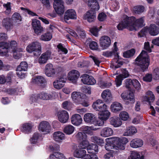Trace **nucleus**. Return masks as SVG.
Wrapping results in <instances>:
<instances>
[{
    "instance_id": "nucleus-1",
    "label": "nucleus",
    "mask_w": 159,
    "mask_h": 159,
    "mask_svg": "<svg viewBox=\"0 0 159 159\" xmlns=\"http://www.w3.org/2000/svg\"><path fill=\"white\" fill-rule=\"evenodd\" d=\"M23 51L22 48H18L17 43L15 41H11L9 43L5 42L0 43V54L1 56L5 55L9 52H12L14 58L19 59L21 56L20 52Z\"/></svg>"
},
{
    "instance_id": "nucleus-2",
    "label": "nucleus",
    "mask_w": 159,
    "mask_h": 159,
    "mask_svg": "<svg viewBox=\"0 0 159 159\" xmlns=\"http://www.w3.org/2000/svg\"><path fill=\"white\" fill-rule=\"evenodd\" d=\"M105 146L106 150L111 151V149L118 150H123L125 148V144L127 142L125 138H120L118 137H111L107 138Z\"/></svg>"
},
{
    "instance_id": "nucleus-3",
    "label": "nucleus",
    "mask_w": 159,
    "mask_h": 159,
    "mask_svg": "<svg viewBox=\"0 0 159 159\" xmlns=\"http://www.w3.org/2000/svg\"><path fill=\"white\" fill-rule=\"evenodd\" d=\"M135 63L140 66L143 71L147 69L149 64V59L147 53L145 51H143L136 58Z\"/></svg>"
},
{
    "instance_id": "nucleus-4",
    "label": "nucleus",
    "mask_w": 159,
    "mask_h": 159,
    "mask_svg": "<svg viewBox=\"0 0 159 159\" xmlns=\"http://www.w3.org/2000/svg\"><path fill=\"white\" fill-rule=\"evenodd\" d=\"M117 42H115L114 44V48L112 51H107L103 52L102 55L107 57H111L114 55L115 57V58L116 59V62L118 64L117 65H115L116 68L119 67L122 64V62L120 60L119 56L117 52L118 49L116 47Z\"/></svg>"
},
{
    "instance_id": "nucleus-5",
    "label": "nucleus",
    "mask_w": 159,
    "mask_h": 159,
    "mask_svg": "<svg viewBox=\"0 0 159 159\" xmlns=\"http://www.w3.org/2000/svg\"><path fill=\"white\" fill-rule=\"evenodd\" d=\"M26 50L29 53H33L34 56H38L41 53V44L37 41L32 42L27 46Z\"/></svg>"
},
{
    "instance_id": "nucleus-6",
    "label": "nucleus",
    "mask_w": 159,
    "mask_h": 159,
    "mask_svg": "<svg viewBox=\"0 0 159 159\" xmlns=\"http://www.w3.org/2000/svg\"><path fill=\"white\" fill-rule=\"evenodd\" d=\"M134 90H125L121 94V97L125 104L129 105L135 102Z\"/></svg>"
},
{
    "instance_id": "nucleus-7",
    "label": "nucleus",
    "mask_w": 159,
    "mask_h": 159,
    "mask_svg": "<svg viewBox=\"0 0 159 159\" xmlns=\"http://www.w3.org/2000/svg\"><path fill=\"white\" fill-rule=\"evenodd\" d=\"M86 151L83 149H77L74 151V156L77 158H82V159H98L96 154H93L91 155L86 154Z\"/></svg>"
},
{
    "instance_id": "nucleus-8",
    "label": "nucleus",
    "mask_w": 159,
    "mask_h": 159,
    "mask_svg": "<svg viewBox=\"0 0 159 159\" xmlns=\"http://www.w3.org/2000/svg\"><path fill=\"white\" fill-rule=\"evenodd\" d=\"M134 17H129L127 16H125L123 20L120 22L117 26L118 29L119 30H122L124 29L127 28L131 30L130 22L134 20Z\"/></svg>"
},
{
    "instance_id": "nucleus-9",
    "label": "nucleus",
    "mask_w": 159,
    "mask_h": 159,
    "mask_svg": "<svg viewBox=\"0 0 159 159\" xmlns=\"http://www.w3.org/2000/svg\"><path fill=\"white\" fill-rule=\"evenodd\" d=\"M129 17H134V19L133 21H130V24L131 27V30H136L139 27H142L145 25L144 23V17H141L139 19H136L134 16Z\"/></svg>"
},
{
    "instance_id": "nucleus-10",
    "label": "nucleus",
    "mask_w": 159,
    "mask_h": 159,
    "mask_svg": "<svg viewBox=\"0 0 159 159\" xmlns=\"http://www.w3.org/2000/svg\"><path fill=\"white\" fill-rule=\"evenodd\" d=\"M64 2L63 0L54 1L53 7L58 14H63L65 11Z\"/></svg>"
},
{
    "instance_id": "nucleus-11",
    "label": "nucleus",
    "mask_w": 159,
    "mask_h": 159,
    "mask_svg": "<svg viewBox=\"0 0 159 159\" xmlns=\"http://www.w3.org/2000/svg\"><path fill=\"white\" fill-rule=\"evenodd\" d=\"M155 99L154 94L151 91L148 90L147 92L145 95L143 96L142 98V101L143 102L148 103L151 105Z\"/></svg>"
},
{
    "instance_id": "nucleus-12",
    "label": "nucleus",
    "mask_w": 159,
    "mask_h": 159,
    "mask_svg": "<svg viewBox=\"0 0 159 159\" xmlns=\"http://www.w3.org/2000/svg\"><path fill=\"white\" fill-rule=\"evenodd\" d=\"M32 25L34 32L37 35L40 34L44 31L43 27L41 25L40 21L37 19L32 20Z\"/></svg>"
},
{
    "instance_id": "nucleus-13",
    "label": "nucleus",
    "mask_w": 159,
    "mask_h": 159,
    "mask_svg": "<svg viewBox=\"0 0 159 159\" xmlns=\"http://www.w3.org/2000/svg\"><path fill=\"white\" fill-rule=\"evenodd\" d=\"M98 118L106 120L109 117L111 113L107 110V106H104L102 109L99 111Z\"/></svg>"
},
{
    "instance_id": "nucleus-14",
    "label": "nucleus",
    "mask_w": 159,
    "mask_h": 159,
    "mask_svg": "<svg viewBox=\"0 0 159 159\" xmlns=\"http://www.w3.org/2000/svg\"><path fill=\"white\" fill-rule=\"evenodd\" d=\"M57 116L59 120L61 123H66L69 119V115L66 111L61 110L58 111Z\"/></svg>"
},
{
    "instance_id": "nucleus-15",
    "label": "nucleus",
    "mask_w": 159,
    "mask_h": 159,
    "mask_svg": "<svg viewBox=\"0 0 159 159\" xmlns=\"http://www.w3.org/2000/svg\"><path fill=\"white\" fill-rule=\"evenodd\" d=\"M99 43L100 46L103 49H106L110 46L111 41L109 37L104 35L100 38Z\"/></svg>"
},
{
    "instance_id": "nucleus-16",
    "label": "nucleus",
    "mask_w": 159,
    "mask_h": 159,
    "mask_svg": "<svg viewBox=\"0 0 159 159\" xmlns=\"http://www.w3.org/2000/svg\"><path fill=\"white\" fill-rule=\"evenodd\" d=\"M39 129L40 131L44 132L45 134H48L50 133V131L51 125L48 122L43 121L39 124Z\"/></svg>"
},
{
    "instance_id": "nucleus-17",
    "label": "nucleus",
    "mask_w": 159,
    "mask_h": 159,
    "mask_svg": "<svg viewBox=\"0 0 159 159\" xmlns=\"http://www.w3.org/2000/svg\"><path fill=\"white\" fill-rule=\"evenodd\" d=\"M71 97L76 103L79 104L83 99L86 98V94L77 92H74L72 93Z\"/></svg>"
},
{
    "instance_id": "nucleus-18",
    "label": "nucleus",
    "mask_w": 159,
    "mask_h": 159,
    "mask_svg": "<svg viewBox=\"0 0 159 159\" xmlns=\"http://www.w3.org/2000/svg\"><path fill=\"white\" fill-rule=\"evenodd\" d=\"M81 80L84 84L93 85L96 83V80L92 76L87 74L83 75L81 77Z\"/></svg>"
},
{
    "instance_id": "nucleus-19",
    "label": "nucleus",
    "mask_w": 159,
    "mask_h": 159,
    "mask_svg": "<svg viewBox=\"0 0 159 159\" xmlns=\"http://www.w3.org/2000/svg\"><path fill=\"white\" fill-rule=\"evenodd\" d=\"M129 75L128 72L125 69H123L122 70V74H120L117 76L115 80L116 86H120L121 84L123 79L127 77Z\"/></svg>"
},
{
    "instance_id": "nucleus-20",
    "label": "nucleus",
    "mask_w": 159,
    "mask_h": 159,
    "mask_svg": "<svg viewBox=\"0 0 159 159\" xmlns=\"http://www.w3.org/2000/svg\"><path fill=\"white\" fill-rule=\"evenodd\" d=\"M52 58L50 52L47 51L43 53L39 57L38 59V62L40 64L46 63L49 59H51Z\"/></svg>"
},
{
    "instance_id": "nucleus-21",
    "label": "nucleus",
    "mask_w": 159,
    "mask_h": 159,
    "mask_svg": "<svg viewBox=\"0 0 159 159\" xmlns=\"http://www.w3.org/2000/svg\"><path fill=\"white\" fill-rule=\"evenodd\" d=\"M96 18L95 13L94 12V11H93V10H90L87 11L84 14L83 17L84 19L87 20L89 22L94 21Z\"/></svg>"
},
{
    "instance_id": "nucleus-22",
    "label": "nucleus",
    "mask_w": 159,
    "mask_h": 159,
    "mask_svg": "<svg viewBox=\"0 0 159 159\" xmlns=\"http://www.w3.org/2000/svg\"><path fill=\"white\" fill-rule=\"evenodd\" d=\"M79 76L80 73L77 70H73L69 73L68 78L72 83H75Z\"/></svg>"
},
{
    "instance_id": "nucleus-23",
    "label": "nucleus",
    "mask_w": 159,
    "mask_h": 159,
    "mask_svg": "<svg viewBox=\"0 0 159 159\" xmlns=\"http://www.w3.org/2000/svg\"><path fill=\"white\" fill-rule=\"evenodd\" d=\"M83 119L85 122L92 124L94 123L96 120V116L95 115L92 113H88L84 115Z\"/></svg>"
},
{
    "instance_id": "nucleus-24",
    "label": "nucleus",
    "mask_w": 159,
    "mask_h": 159,
    "mask_svg": "<svg viewBox=\"0 0 159 159\" xmlns=\"http://www.w3.org/2000/svg\"><path fill=\"white\" fill-rule=\"evenodd\" d=\"M42 138L41 134L38 133H35L30 139L31 143L39 145L42 141Z\"/></svg>"
},
{
    "instance_id": "nucleus-25",
    "label": "nucleus",
    "mask_w": 159,
    "mask_h": 159,
    "mask_svg": "<svg viewBox=\"0 0 159 159\" xmlns=\"http://www.w3.org/2000/svg\"><path fill=\"white\" fill-rule=\"evenodd\" d=\"M148 32L151 35L155 36L159 34V28L154 24H152L147 27Z\"/></svg>"
},
{
    "instance_id": "nucleus-26",
    "label": "nucleus",
    "mask_w": 159,
    "mask_h": 159,
    "mask_svg": "<svg viewBox=\"0 0 159 159\" xmlns=\"http://www.w3.org/2000/svg\"><path fill=\"white\" fill-rule=\"evenodd\" d=\"M45 72L47 76H52L55 74L56 69L52 64H48L45 66Z\"/></svg>"
},
{
    "instance_id": "nucleus-27",
    "label": "nucleus",
    "mask_w": 159,
    "mask_h": 159,
    "mask_svg": "<svg viewBox=\"0 0 159 159\" xmlns=\"http://www.w3.org/2000/svg\"><path fill=\"white\" fill-rule=\"evenodd\" d=\"M71 121L72 124L73 125L79 126L82 124V119L80 115L76 114L71 116Z\"/></svg>"
},
{
    "instance_id": "nucleus-28",
    "label": "nucleus",
    "mask_w": 159,
    "mask_h": 159,
    "mask_svg": "<svg viewBox=\"0 0 159 159\" xmlns=\"http://www.w3.org/2000/svg\"><path fill=\"white\" fill-rule=\"evenodd\" d=\"M53 139L58 143H61L65 139V134L61 132L57 131L54 133L53 134Z\"/></svg>"
},
{
    "instance_id": "nucleus-29",
    "label": "nucleus",
    "mask_w": 159,
    "mask_h": 159,
    "mask_svg": "<svg viewBox=\"0 0 159 159\" xmlns=\"http://www.w3.org/2000/svg\"><path fill=\"white\" fill-rule=\"evenodd\" d=\"M143 144V141L142 139L138 138H135L132 139L130 143V147L135 148L141 147Z\"/></svg>"
},
{
    "instance_id": "nucleus-30",
    "label": "nucleus",
    "mask_w": 159,
    "mask_h": 159,
    "mask_svg": "<svg viewBox=\"0 0 159 159\" xmlns=\"http://www.w3.org/2000/svg\"><path fill=\"white\" fill-rule=\"evenodd\" d=\"M110 110L112 112L116 113L123 109L122 104L119 102H115L112 103L110 106Z\"/></svg>"
},
{
    "instance_id": "nucleus-31",
    "label": "nucleus",
    "mask_w": 159,
    "mask_h": 159,
    "mask_svg": "<svg viewBox=\"0 0 159 159\" xmlns=\"http://www.w3.org/2000/svg\"><path fill=\"white\" fill-rule=\"evenodd\" d=\"M65 20H68L70 19H76V14L75 11L73 9H69L65 12L64 16Z\"/></svg>"
},
{
    "instance_id": "nucleus-32",
    "label": "nucleus",
    "mask_w": 159,
    "mask_h": 159,
    "mask_svg": "<svg viewBox=\"0 0 159 159\" xmlns=\"http://www.w3.org/2000/svg\"><path fill=\"white\" fill-rule=\"evenodd\" d=\"M103 101L101 99H98L94 102L92 105V107L96 111H99L102 109L104 106H107L103 104Z\"/></svg>"
},
{
    "instance_id": "nucleus-33",
    "label": "nucleus",
    "mask_w": 159,
    "mask_h": 159,
    "mask_svg": "<svg viewBox=\"0 0 159 159\" xmlns=\"http://www.w3.org/2000/svg\"><path fill=\"white\" fill-rule=\"evenodd\" d=\"M101 96L107 102H110L113 99L112 94L109 90H104L101 94Z\"/></svg>"
},
{
    "instance_id": "nucleus-34",
    "label": "nucleus",
    "mask_w": 159,
    "mask_h": 159,
    "mask_svg": "<svg viewBox=\"0 0 159 159\" xmlns=\"http://www.w3.org/2000/svg\"><path fill=\"white\" fill-rule=\"evenodd\" d=\"M113 134L112 129L109 127H106L103 128L101 130L100 134L101 136L107 137L112 135Z\"/></svg>"
},
{
    "instance_id": "nucleus-35",
    "label": "nucleus",
    "mask_w": 159,
    "mask_h": 159,
    "mask_svg": "<svg viewBox=\"0 0 159 159\" xmlns=\"http://www.w3.org/2000/svg\"><path fill=\"white\" fill-rule=\"evenodd\" d=\"M110 123L114 127H118L120 126L122 122L120 118L114 116L110 119Z\"/></svg>"
},
{
    "instance_id": "nucleus-36",
    "label": "nucleus",
    "mask_w": 159,
    "mask_h": 159,
    "mask_svg": "<svg viewBox=\"0 0 159 159\" xmlns=\"http://www.w3.org/2000/svg\"><path fill=\"white\" fill-rule=\"evenodd\" d=\"M137 129L134 126H131L127 127L123 135L125 136H131L137 132Z\"/></svg>"
},
{
    "instance_id": "nucleus-37",
    "label": "nucleus",
    "mask_w": 159,
    "mask_h": 159,
    "mask_svg": "<svg viewBox=\"0 0 159 159\" xmlns=\"http://www.w3.org/2000/svg\"><path fill=\"white\" fill-rule=\"evenodd\" d=\"M11 20L13 24L15 25L19 24L22 21V18L20 14L16 12L14 13L12 16Z\"/></svg>"
},
{
    "instance_id": "nucleus-38",
    "label": "nucleus",
    "mask_w": 159,
    "mask_h": 159,
    "mask_svg": "<svg viewBox=\"0 0 159 159\" xmlns=\"http://www.w3.org/2000/svg\"><path fill=\"white\" fill-rule=\"evenodd\" d=\"M88 5L94 11H98L100 8L99 4L96 0H89Z\"/></svg>"
},
{
    "instance_id": "nucleus-39",
    "label": "nucleus",
    "mask_w": 159,
    "mask_h": 159,
    "mask_svg": "<svg viewBox=\"0 0 159 159\" xmlns=\"http://www.w3.org/2000/svg\"><path fill=\"white\" fill-rule=\"evenodd\" d=\"M65 82V80L63 78L60 79L53 82L54 87L57 89H61L64 86Z\"/></svg>"
},
{
    "instance_id": "nucleus-40",
    "label": "nucleus",
    "mask_w": 159,
    "mask_h": 159,
    "mask_svg": "<svg viewBox=\"0 0 159 159\" xmlns=\"http://www.w3.org/2000/svg\"><path fill=\"white\" fill-rule=\"evenodd\" d=\"M2 23L3 26L7 30L12 28L13 25H14L11 22V19L9 18L4 19L2 20Z\"/></svg>"
},
{
    "instance_id": "nucleus-41",
    "label": "nucleus",
    "mask_w": 159,
    "mask_h": 159,
    "mask_svg": "<svg viewBox=\"0 0 159 159\" xmlns=\"http://www.w3.org/2000/svg\"><path fill=\"white\" fill-rule=\"evenodd\" d=\"M32 126L33 125L31 123H25L22 125V131L25 134H29L31 132Z\"/></svg>"
},
{
    "instance_id": "nucleus-42",
    "label": "nucleus",
    "mask_w": 159,
    "mask_h": 159,
    "mask_svg": "<svg viewBox=\"0 0 159 159\" xmlns=\"http://www.w3.org/2000/svg\"><path fill=\"white\" fill-rule=\"evenodd\" d=\"M75 128L71 125H68L65 126L63 129L64 133L68 135H71L74 131Z\"/></svg>"
},
{
    "instance_id": "nucleus-43",
    "label": "nucleus",
    "mask_w": 159,
    "mask_h": 159,
    "mask_svg": "<svg viewBox=\"0 0 159 159\" xmlns=\"http://www.w3.org/2000/svg\"><path fill=\"white\" fill-rule=\"evenodd\" d=\"M87 151L89 153H93L92 154H95V153H97L98 152V147L95 144H89V147L87 148Z\"/></svg>"
},
{
    "instance_id": "nucleus-44",
    "label": "nucleus",
    "mask_w": 159,
    "mask_h": 159,
    "mask_svg": "<svg viewBox=\"0 0 159 159\" xmlns=\"http://www.w3.org/2000/svg\"><path fill=\"white\" fill-rule=\"evenodd\" d=\"M52 33L49 31L42 34L41 36L39 39L40 40L42 41H48L52 39Z\"/></svg>"
},
{
    "instance_id": "nucleus-45",
    "label": "nucleus",
    "mask_w": 159,
    "mask_h": 159,
    "mask_svg": "<svg viewBox=\"0 0 159 159\" xmlns=\"http://www.w3.org/2000/svg\"><path fill=\"white\" fill-rule=\"evenodd\" d=\"M74 136L76 139L79 141H81L87 139L86 134L84 133L81 132L75 134Z\"/></svg>"
},
{
    "instance_id": "nucleus-46",
    "label": "nucleus",
    "mask_w": 159,
    "mask_h": 159,
    "mask_svg": "<svg viewBox=\"0 0 159 159\" xmlns=\"http://www.w3.org/2000/svg\"><path fill=\"white\" fill-rule=\"evenodd\" d=\"M32 82L33 83L43 84V85L44 86H46L45 84L46 83V80L43 77L41 76H36L34 79H32Z\"/></svg>"
},
{
    "instance_id": "nucleus-47",
    "label": "nucleus",
    "mask_w": 159,
    "mask_h": 159,
    "mask_svg": "<svg viewBox=\"0 0 159 159\" xmlns=\"http://www.w3.org/2000/svg\"><path fill=\"white\" fill-rule=\"evenodd\" d=\"M92 129H93L91 127L86 126H82L80 128V130L84 132V133L85 134H87L90 135H92L93 134ZM93 129L96 130V129L95 128L94 129Z\"/></svg>"
},
{
    "instance_id": "nucleus-48",
    "label": "nucleus",
    "mask_w": 159,
    "mask_h": 159,
    "mask_svg": "<svg viewBox=\"0 0 159 159\" xmlns=\"http://www.w3.org/2000/svg\"><path fill=\"white\" fill-rule=\"evenodd\" d=\"M89 142L87 139L81 141L79 144L78 147L80 148L83 149H86L87 150V148L89 147Z\"/></svg>"
},
{
    "instance_id": "nucleus-49",
    "label": "nucleus",
    "mask_w": 159,
    "mask_h": 159,
    "mask_svg": "<svg viewBox=\"0 0 159 159\" xmlns=\"http://www.w3.org/2000/svg\"><path fill=\"white\" fill-rule=\"evenodd\" d=\"M145 10V7L142 5H138L134 7L132 9L134 13L136 14H139L143 12Z\"/></svg>"
},
{
    "instance_id": "nucleus-50",
    "label": "nucleus",
    "mask_w": 159,
    "mask_h": 159,
    "mask_svg": "<svg viewBox=\"0 0 159 159\" xmlns=\"http://www.w3.org/2000/svg\"><path fill=\"white\" fill-rule=\"evenodd\" d=\"M130 157L131 159H144L143 156H141L139 152L134 151H133L130 155ZM129 157L128 159H130Z\"/></svg>"
},
{
    "instance_id": "nucleus-51",
    "label": "nucleus",
    "mask_w": 159,
    "mask_h": 159,
    "mask_svg": "<svg viewBox=\"0 0 159 159\" xmlns=\"http://www.w3.org/2000/svg\"><path fill=\"white\" fill-rule=\"evenodd\" d=\"M28 67L27 63L25 61H23L17 66V70L18 71H26L27 70Z\"/></svg>"
},
{
    "instance_id": "nucleus-52",
    "label": "nucleus",
    "mask_w": 159,
    "mask_h": 159,
    "mask_svg": "<svg viewBox=\"0 0 159 159\" xmlns=\"http://www.w3.org/2000/svg\"><path fill=\"white\" fill-rule=\"evenodd\" d=\"M91 140L94 143H96L102 146L104 142L103 140L96 136H93L91 137Z\"/></svg>"
},
{
    "instance_id": "nucleus-53",
    "label": "nucleus",
    "mask_w": 159,
    "mask_h": 159,
    "mask_svg": "<svg viewBox=\"0 0 159 159\" xmlns=\"http://www.w3.org/2000/svg\"><path fill=\"white\" fill-rule=\"evenodd\" d=\"M119 116L120 120L123 121L127 120L129 118L128 113L126 111H121L119 114Z\"/></svg>"
},
{
    "instance_id": "nucleus-54",
    "label": "nucleus",
    "mask_w": 159,
    "mask_h": 159,
    "mask_svg": "<svg viewBox=\"0 0 159 159\" xmlns=\"http://www.w3.org/2000/svg\"><path fill=\"white\" fill-rule=\"evenodd\" d=\"M39 97L40 98L43 100H49L51 99L52 97L51 95L50 94H48L46 93H42L39 94Z\"/></svg>"
},
{
    "instance_id": "nucleus-55",
    "label": "nucleus",
    "mask_w": 159,
    "mask_h": 159,
    "mask_svg": "<svg viewBox=\"0 0 159 159\" xmlns=\"http://www.w3.org/2000/svg\"><path fill=\"white\" fill-rule=\"evenodd\" d=\"M135 52L134 49H132L124 52L123 53V56L126 58H129L132 56Z\"/></svg>"
},
{
    "instance_id": "nucleus-56",
    "label": "nucleus",
    "mask_w": 159,
    "mask_h": 159,
    "mask_svg": "<svg viewBox=\"0 0 159 159\" xmlns=\"http://www.w3.org/2000/svg\"><path fill=\"white\" fill-rule=\"evenodd\" d=\"M7 92L11 95H21L23 94L21 90H7Z\"/></svg>"
},
{
    "instance_id": "nucleus-57",
    "label": "nucleus",
    "mask_w": 159,
    "mask_h": 159,
    "mask_svg": "<svg viewBox=\"0 0 159 159\" xmlns=\"http://www.w3.org/2000/svg\"><path fill=\"white\" fill-rule=\"evenodd\" d=\"M11 2H8L7 3L4 4L3 5L4 8L6 9V10L5 11V13L7 15L9 14L11 12Z\"/></svg>"
},
{
    "instance_id": "nucleus-58",
    "label": "nucleus",
    "mask_w": 159,
    "mask_h": 159,
    "mask_svg": "<svg viewBox=\"0 0 159 159\" xmlns=\"http://www.w3.org/2000/svg\"><path fill=\"white\" fill-rule=\"evenodd\" d=\"M76 30L78 35L80 38H85L86 34L83 29L80 27H78Z\"/></svg>"
},
{
    "instance_id": "nucleus-59",
    "label": "nucleus",
    "mask_w": 159,
    "mask_h": 159,
    "mask_svg": "<svg viewBox=\"0 0 159 159\" xmlns=\"http://www.w3.org/2000/svg\"><path fill=\"white\" fill-rule=\"evenodd\" d=\"M62 105L63 108L70 110L72 106V103L68 101H65L63 102Z\"/></svg>"
},
{
    "instance_id": "nucleus-60",
    "label": "nucleus",
    "mask_w": 159,
    "mask_h": 159,
    "mask_svg": "<svg viewBox=\"0 0 159 159\" xmlns=\"http://www.w3.org/2000/svg\"><path fill=\"white\" fill-rule=\"evenodd\" d=\"M59 146L58 144L56 143L51 145L49 147V149L52 152H55V151H58L59 150Z\"/></svg>"
},
{
    "instance_id": "nucleus-61",
    "label": "nucleus",
    "mask_w": 159,
    "mask_h": 159,
    "mask_svg": "<svg viewBox=\"0 0 159 159\" xmlns=\"http://www.w3.org/2000/svg\"><path fill=\"white\" fill-rule=\"evenodd\" d=\"M90 48L92 50H98V46L97 42L95 41L91 42L89 44Z\"/></svg>"
},
{
    "instance_id": "nucleus-62",
    "label": "nucleus",
    "mask_w": 159,
    "mask_h": 159,
    "mask_svg": "<svg viewBox=\"0 0 159 159\" xmlns=\"http://www.w3.org/2000/svg\"><path fill=\"white\" fill-rule=\"evenodd\" d=\"M153 77L154 79L157 80L159 79V68H156L154 69L153 72Z\"/></svg>"
},
{
    "instance_id": "nucleus-63",
    "label": "nucleus",
    "mask_w": 159,
    "mask_h": 159,
    "mask_svg": "<svg viewBox=\"0 0 159 159\" xmlns=\"http://www.w3.org/2000/svg\"><path fill=\"white\" fill-rule=\"evenodd\" d=\"M104 120L101 119H99L98 120H97V118L96 117V120H95L94 123L93 124H94L95 126H101L103 125L104 124Z\"/></svg>"
},
{
    "instance_id": "nucleus-64",
    "label": "nucleus",
    "mask_w": 159,
    "mask_h": 159,
    "mask_svg": "<svg viewBox=\"0 0 159 159\" xmlns=\"http://www.w3.org/2000/svg\"><path fill=\"white\" fill-rule=\"evenodd\" d=\"M152 75L150 74H147L143 78V80L144 81L150 82L152 79Z\"/></svg>"
}]
</instances>
